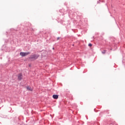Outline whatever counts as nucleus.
Returning a JSON list of instances; mask_svg holds the SVG:
<instances>
[{
	"mask_svg": "<svg viewBox=\"0 0 125 125\" xmlns=\"http://www.w3.org/2000/svg\"><path fill=\"white\" fill-rule=\"evenodd\" d=\"M27 89L29 91H33V88L30 87V86L27 87Z\"/></svg>",
	"mask_w": 125,
	"mask_h": 125,
	"instance_id": "4",
	"label": "nucleus"
},
{
	"mask_svg": "<svg viewBox=\"0 0 125 125\" xmlns=\"http://www.w3.org/2000/svg\"><path fill=\"white\" fill-rule=\"evenodd\" d=\"M53 98H54V99H58V95H53Z\"/></svg>",
	"mask_w": 125,
	"mask_h": 125,
	"instance_id": "5",
	"label": "nucleus"
},
{
	"mask_svg": "<svg viewBox=\"0 0 125 125\" xmlns=\"http://www.w3.org/2000/svg\"><path fill=\"white\" fill-rule=\"evenodd\" d=\"M39 55H33L32 56H31V57L30 58V59H38V58L39 57Z\"/></svg>",
	"mask_w": 125,
	"mask_h": 125,
	"instance_id": "2",
	"label": "nucleus"
},
{
	"mask_svg": "<svg viewBox=\"0 0 125 125\" xmlns=\"http://www.w3.org/2000/svg\"><path fill=\"white\" fill-rule=\"evenodd\" d=\"M18 80H19V81H21V80H22V74L20 73L19 74Z\"/></svg>",
	"mask_w": 125,
	"mask_h": 125,
	"instance_id": "3",
	"label": "nucleus"
},
{
	"mask_svg": "<svg viewBox=\"0 0 125 125\" xmlns=\"http://www.w3.org/2000/svg\"><path fill=\"white\" fill-rule=\"evenodd\" d=\"M59 40H60V38H59V37H58V38H57V41H58Z\"/></svg>",
	"mask_w": 125,
	"mask_h": 125,
	"instance_id": "8",
	"label": "nucleus"
},
{
	"mask_svg": "<svg viewBox=\"0 0 125 125\" xmlns=\"http://www.w3.org/2000/svg\"><path fill=\"white\" fill-rule=\"evenodd\" d=\"M102 52L103 54H105L106 53V51L105 50H104Z\"/></svg>",
	"mask_w": 125,
	"mask_h": 125,
	"instance_id": "6",
	"label": "nucleus"
},
{
	"mask_svg": "<svg viewBox=\"0 0 125 125\" xmlns=\"http://www.w3.org/2000/svg\"><path fill=\"white\" fill-rule=\"evenodd\" d=\"M30 52H21L20 53V55H21V56H27V55H29V54H30Z\"/></svg>",
	"mask_w": 125,
	"mask_h": 125,
	"instance_id": "1",
	"label": "nucleus"
},
{
	"mask_svg": "<svg viewBox=\"0 0 125 125\" xmlns=\"http://www.w3.org/2000/svg\"><path fill=\"white\" fill-rule=\"evenodd\" d=\"M88 46H90V47H91V46H92V43H89L88 44Z\"/></svg>",
	"mask_w": 125,
	"mask_h": 125,
	"instance_id": "7",
	"label": "nucleus"
}]
</instances>
